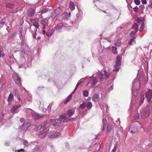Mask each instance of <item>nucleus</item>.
Returning a JSON list of instances; mask_svg holds the SVG:
<instances>
[{
	"mask_svg": "<svg viewBox=\"0 0 152 152\" xmlns=\"http://www.w3.org/2000/svg\"><path fill=\"white\" fill-rule=\"evenodd\" d=\"M50 126V124L46 122H45L43 124L39 123L34 125V129L35 131L38 133L39 137L42 138L46 136Z\"/></svg>",
	"mask_w": 152,
	"mask_h": 152,
	"instance_id": "f257e3e1",
	"label": "nucleus"
},
{
	"mask_svg": "<svg viewBox=\"0 0 152 152\" xmlns=\"http://www.w3.org/2000/svg\"><path fill=\"white\" fill-rule=\"evenodd\" d=\"M135 96L134 95V98L132 97L133 99L131 101L130 108L132 110L138 108L142 104L145 99L144 95L142 94H141L140 97L134 100V99H135Z\"/></svg>",
	"mask_w": 152,
	"mask_h": 152,
	"instance_id": "f03ea898",
	"label": "nucleus"
},
{
	"mask_svg": "<svg viewBox=\"0 0 152 152\" xmlns=\"http://www.w3.org/2000/svg\"><path fill=\"white\" fill-rule=\"evenodd\" d=\"M140 117L143 119L147 118L149 115L151 110L148 106L140 109Z\"/></svg>",
	"mask_w": 152,
	"mask_h": 152,
	"instance_id": "7ed1b4c3",
	"label": "nucleus"
},
{
	"mask_svg": "<svg viewBox=\"0 0 152 152\" xmlns=\"http://www.w3.org/2000/svg\"><path fill=\"white\" fill-rule=\"evenodd\" d=\"M104 74L99 72L97 74V77L101 81H103L107 78H109L111 75V73L109 70H104Z\"/></svg>",
	"mask_w": 152,
	"mask_h": 152,
	"instance_id": "20e7f679",
	"label": "nucleus"
},
{
	"mask_svg": "<svg viewBox=\"0 0 152 152\" xmlns=\"http://www.w3.org/2000/svg\"><path fill=\"white\" fill-rule=\"evenodd\" d=\"M140 126V123L138 122L133 123L130 126L129 131L132 133H135L137 132Z\"/></svg>",
	"mask_w": 152,
	"mask_h": 152,
	"instance_id": "39448f33",
	"label": "nucleus"
},
{
	"mask_svg": "<svg viewBox=\"0 0 152 152\" xmlns=\"http://www.w3.org/2000/svg\"><path fill=\"white\" fill-rule=\"evenodd\" d=\"M60 117L61 116H60ZM65 118V117L63 116L60 117L58 119H56L53 121L52 125L54 126H61L63 125V122L62 120Z\"/></svg>",
	"mask_w": 152,
	"mask_h": 152,
	"instance_id": "423d86ee",
	"label": "nucleus"
},
{
	"mask_svg": "<svg viewBox=\"0 0 152 152\" xmlns=\"http://www.w3.org/2000/svg\"><path fill=\"white\" fill-rule=\"evenodd\" d=\"M12 77L15 83L19 86H22L20 77L18 74L14 72L13 73Z\"/></svg>",
	"mask_w": 152,
	"mask_h": 152,
	"instance_id": "0eeeda50",
	"label": "nucleus"
},
{
	"mask_svg": "<svg viewBox=\"0 0 152 152\" xmlns=\"http://www.w3.org/2000/svg\"><path fill=\"white\" fill-rule=\"evenodd\" d=\"M145 98L148 102L151 103L152 102V91L151 89H148V92H146Z\"/></svg>",
	"mask_w": 152,
	"mask_h": 152,
	"instance_id": "6e6552de",
	"label": "nucleus"
},
{
	"mask_svg": "<svg viewBox=\"0 0 152 152\" xmlns=\"http://www.w3.org/2000/svg\"><path fill=\"white\" fill-rule=\"evenodd\" d=\"M140 82L138 80H134L133 82H132V92L133 94L134 91L135 90H138L140 88Z\"/></svg>",
	"mask_w": 152,
	"mask_h": 152,
	"instance_id": "1a4fd4ad",
	"label": "nucleus"
},
{
	"mask_svg": "<svg viewBox=\"0 0 152 152\" xmlns=\"http://www.w3.org/2000/svg\"><path fill=\"white\" fill-rule=\"evenodd\" d=\"M20 54L21 57L23 62H27L28 61V57L24 51L21 50L20 53Z\"/></svg>",
	"mask_w": 152,
	"mask_h": 152,
	"instance_id": "9d476101",
	"label": "nucleus"
},
{
	"mask_svg": "<svg viewBox=\"0 0 152 152\" xmlns=\"http://www.w3.org/2000/svg\"><path fill=\"white\" fill-rule=\"evenodd\" d=\"M61 12V7H58L55 9L54 12L51 14V17L53 18H54L58 16Z\"/></svg>",
	"mask_w": 152,
	"mask_h": 152,
	"instance_id": "9b49d317",
	"label": "nucleus"
},
{
	"mask_svg": "<svg viewBox=\"0 0 152 152\" xmlns=\"http://www.w3.org/2000/svg\"><path fill=\"white\" fill-rule=\"evenodd\" d=\"M78 14H77L76 15V18L74 22L72 21H69V25H66V23L64 24V26L65 27H70L72 26L73 25H75L79 21L78 19Z\"/></svg>",
	"mask_w": 152,
	"mask_h": 152,
	"instance_id": "f8f14e48",
	"label": "nucleus"
},
{
	"mask_svg": "<svg viewBox=\"0 0 152 152\" xmlns=\"http://www.w3.org/2000/svg\"><path fill=\"white\" fill-rule=\"evenodd\" d=\"M136 21L138 23L141 24L140 30V32L144 28V18L142 17L138 18H137Z\"/></svg>",
	"mask_w": 152,
	"mask_h": 152,
	"instance_id": "ddd939ff",
	"label": "nucleus"
},
{
	"mask_svg": "<svg viewBox=\"0 0 152 152\" xmlns=\"http://www.w3.org/2000/svg\"><path fill=\"white\" fill-rule=\"evenodd\" d=\"M21 105L20 104H17L13 106L11 109L10 112L12 113L15 114L17 113L19 111V110L18 108L20 107Z\"/></svg>",
	"mask_w": 152,
	"mask_h": 152,
	"instance_id": "4468645a",
	"label": "nucleus"
},
{
	"mask_svg": "<svg viewBox=\"0 0 152 152\" xmlns=\"http://www.w3.org/2000/svg\"><path fill=\"white\" fill-rule=\"evenodd\" d=\"M33 118L35 120H37L44 117V115L37 113L33 112L31 113Z\"/></svg>",
	"mask_w": 152,
	"mask_h": 152,
	"instance_id": "2eb2a0df",
	"label": "nucleus"
},
{
	"mask_svg": "<svg viewBox=\"0 0 152 152\" xmlns=\"http://www.w3.org/2000/svg\"><path fill=\"white\" fill-rule=\"evenodd\" d=\"M60 135V133L56 131H53L50 132L48 136L50 138H54L58 137Z\"/></svg>",
	"mask_w": 152,
	"mask_h": 152,
	"instance_id": "dca6fc26",
	"label": "nucleus"
},
{
	"mask_svg": "<svg viewBox=\"0 0 152 152\" xmlns=\"http://www.w3.org/2000/svg\"><path fill=\"white\" fill-rule=\"evenodd\" d=\"M71 15L70 12L69 13L65 12H64L61 16L62 18V22L65 20H68V18H69Z\"/></svg>",
	"mask_w": 152,
	"mask_h": 152,
	"instance_id": "f3484780",
	"label": "nucleus"
},
{
	"mask_svg": "<svg viewBox=\"0 0 152 152\" xmlns=\"http://www.w3.org/2000/svg\"><path fill=\"white\" fill-rule=\"evenodd\" d=\"M97 81L96 79V77H92L90 80L89 83L91 85L92 87H94L96 84Z\"/></svg>",
	"mask_w": 152,
	"mask_h": 152,
	"instance_id": "a211bd4d",
	"label": "nucleus"
},
{
	"mask_svg": "<svg viewBox=\"0 0 152 152\" xmlns=\"http://www.w3.org/2000/svg\"><path fill=\"white\" fill-rule=\"evenodd\" d=\"M31 125L30 121L28 120H25L23 125H21L22 127H24L27 128L29 127Z\"/></svg>",
	"mask_w": 152,
	"mask_h": 152,
	"instance_id": "6ab92c4d",
	"label": "nucleus"
},
{
	"mask_svg": "<svg viewBox=\"0 0 152 152\" xmlns=\"http://www.w3.org/2000/svg\"><path fill=\"white\" fill-rule=\"evenodd\" d=\"M92 99L94 102H98L100 98L99 95L95 94L92 97Z\"/></svg>",
	"mask_w": 152,
	"mask_h": 152,
	"instance_id": "aec40b11",
	"label": "nucleus"
},
{
	"mask_svg": "<svg viewBox=\"0 0 152 152\" xmlns=\"http://www.w3.org/2000/svg\"><path fill=\"white\" fill-rule=\"evenodd\" d=\"M107 119L106 118H103L102 120V131H104L105 129L106 126Z\"/></svg>",
	"mask_w": 152,
	"mask_h": 152,
	"instance_id": "412c9836",
	"label": "nucleus"
},
{
	"mask_svg": "<svg viewBox=\"0 0 152 152\" xmlns=\"http://www.w3.org/2000/svg\"><path fill=\"white\" fill-rule=\"evenodd\" d=\"M28 13L29 16L32 17L35 13L34 10L32 9H29L28 11Z\"/></svg>",
	"mask_w": 152,
	"mask_h": 152,
	"instance_id": "4be33fe9",
	"label": "nucleus"
},
{
	"mask_svg": "<svg viewBox=\"0 0 152 152\" xmlns=\"http://www.w3.org/2000/svg\"><path fill=\"white\" fill-rule=\"evenodd\" d=\"M135 37H134L133 38L130 39L128 42L129 44L130 45H133L135 44L136 42L135 40Z\"/></svg>",
	"mask_w": 152,
	"mask_h": 152,
	"instance_id": "5701e85b",
	"label": "nucleus"
},
{
	"mask_svg": "<svg viewBox=\"0 0 152 152\" xmlns=\"http://www.w3.org/2000/svg\"><path fill=\"white\" fill-rule=\"evenodd\" d=\"M63 26H64V24L59 23L55 27V29L56 30H59L62 28Z\"/></svg>",
	"mask_w": 152,
	"mask_h": 152,
	"instance_id": "b1692460",
	"label": "nucleus"
},
{
	"mask_svg": "<svg viewBox=\"0 0 152 152\" xmlns=\"http://www.w3.org/2000/svg\"><path fill=\"white\" fill-rule=\"evenodd\" d=\"M15 6V4L10 3H7L6 5V7L11 9H12L14 8Z\"/></svg>",
	"mask_w": 152,
	"mask_h": 152,
	"instance_id": "393cba45",
	"label": "nucleus"
},
{
	"mask_svg": "<svg viewBox=\"0 0 152 152\" xmlns=\"http://www.w3.org/2000/svg\"><path fill=\"white\" fill-rule=\"evenodd\" d=\"M42 148L40 146H37L34 149L33 152H41Z\"/></svg>",
	"mask_w": 152,
	"mask_h": 152,
	"instance_id": "a878e982",
	"label": "nucleus"
},
{
	"mask_svg": "<svg viewBox=\"0 0 152 152\" xmlns=\"http://www.w3.org/2000/svg\"><path fill=\"white\" fill-rule=\"evenodd\" d=\"M69 8L70 9L71 11L75 9V6L74 4V3L71 1L69 3Z\"/></svg>",
	"mask_w": 152,
	"mask_h": 152,
	"instance_id": "bb28decb",
	"label": "nucleus"
},
{
	"mask_svg": "<svg viewBox=\"0 0 152 152\" xmlns=\"http://www.w3.org/2000/svg\"><path fill=\"white\" fill-rule=\"evenodd\" d=\"M74 114V112H73L72 110L70 109L67 110V114L68 116L71 117Z\"/></svg>",
	"mask_w": 152,
	"mask_h": 152,
	"instance_id": "cd10ccee",
	"label": "nucleus"
},
{
	"mask_svg": "<svg viewBox=\"0 0 152 152\" xmlns=\"http://www.w3.org/2000/svg\"><path fill=\"white\" fill-rule=\"evenodd\" d=\"M13 98L14 96L12 94L10 93L9 96L7 100L9 102H11L13 99Z\"/></svg>",
	"mask_w": 152,
	"mask_h": 152,
	"instance_id": "c85d7f7f",
	"label": "nucleus"
},
{
	"mask_svg": "<svg viewBox=\"0 0 152 152\" xmlns=\"http://www.w3.org/2000/svg\"><path fill=\"white\" fill-rule=\"evenodd\" d=\"M86 107L87 108V109L89 110L91 108L92 106V104L91 102H87L86 104Z\"/></svg>",
	"mask_w": 152,
	"mask_h": 152,
	"instance_id": "c756f323",
	"label": "nucleus"
},
{
	"mask_svg": "<svg viewBox=\"0 0 152 152\" xmlns=\"http://www.w3.org/2000/svg\"><path fill=\"white\" fill-rule=\"evenodd\" d=\"M72 96V95L70 94L67 98L66 100L64 102V104H65L67 102H69L71 99Z\"/></svg>",
	"mask_w": 152,
	"mask_h": 152,
	"instance_id": "7c9ffc66",
	"label": "nucleus"
},
{
	"mask_svg": "<svg viewBox=\"0 0 152 152\" xmlns=\"http://www.w3.org/2000/svg\"><path fill=\"white\" fill-rule=\"evenodd\" d=\"M138 26L137 23H135L132 26V28L134 29V30H138Z\"/></svg>",
	"mask_w": 152,
	"mask_h": 152,
	"instance_id": "2f4dec72",
	"label": "nucleus"
},
{
	"mask_svg": "<svg viewBox=\"0 0 152 152\" xmlns=\"http://www.w3.org/2000/svg\"><path fill=\"white\" fill-rule=\"evenodd\" d=\"M83 94L85 97H87L88 96V92L86 90H85L83 92Z\"/></svg>",
	"mask_w": 152,
	"mask_h": 152,
	"instance_id": "473e14b6",
	"label": "nucleus"
},
{
	"mask_svg": "<svg viewBox=\"0 0 152 152\" xmlns=\"http://www.w3.org/2000/svg\"><path fill=\"white\" fill-rule=\"evenodd\" d=\"M44 88V87L43 86H39L37 88L36 90V92L38 93L39 91L42 90Z\"/></svg>",
	"mask_w": 152,
	"mask_h": 152,
	"instance_id": "72a5a7b5",
	"label": "nucleus"
},
{
	"mask_svg": "<svg viewBox=\"0 0 152 152\" xmlns=\"http://www.w3.org/2000/svg\"><path fill=\"white\" fill-rule=\"evenodd\" d=\"M49 11V9L47 8H45L41 10V13H45Z\"/></svg>",
	"mask_w": 152,
	"mask_h": 152,
	"instance_id": "f704fd0d",
	"label": "nucleus"
},
{
	"mask_svg": "<svg viewBox=\"0 0 152 152\" xmlns=\"http://www.w3.org/2000/svg\"><path fill=\"white\" fill-rule=\"evenodd\" d=\"M137 32V31L134 30L132 31L130 33V36L131 37H133L135 34Z\"/></svg>",
	"mask_w": 152,
	"mask_h": 152,
	"instance_id": "c9c22d12",
	"label": "nucleus"
},
{
	"mask_svg": "<svg viewBox=\"0 0 152 152\" xmlns=\"http://www.w3.org/2000/svg\"><path fill=\"white\" fill-rule=\"evenodd\" d=\"M117 48L115 46L112 47V51L114 54H116L117 53Z\"/></svg>",
	"mask_w": 152,
	"mask_h": 152,
	"instance_id": "e433bc0d",
	"label": "nucleus"
},
{
	"mask_svg": "<svg viewBox=\"0 0 152 152\" xmlns=\"http://www.w3.org/2000/svg\"><path fill=\"white\" fill-rule=\"evenodd\" d=\"M86 107V104L84 102H83L79 106V108L81 109L84 108Z\"/></svg>",
	"mask_w": 152,
	"mask_h": 152,
	"instance_id": "4c0bfd02",
	"label": "nucleus"
},
{
	"mask_svg": "<svg viewBox=\"0 0 152 152\" xmlns=\"http://www.w3.org/2000/svg\"><path fill=\"white\" fill-rule=\"evenodd\" d=\"M33 25L36 28H38L39 27V23L35 22H34L33 23Z\"/></svg>",
	"mask_w": 152,
	"mask_h": 152,
	"instance_id": "58836bf2",
	"label": "nucleus"
},
{
	"mask_svg": "<svg viewBox=\"0 0 152 152\" xmlns=\"http://www.w3.org/2000/svg\"><path fill=\"white\" fill-rule=\"evenodd\" d=\"M121 61H116V64L115 65V66H121Z\"/></svg>",
	"mask_w": 152,
	"mask_h": 152,
	"instance_id": "ea45409f",
	"label": "nucleus"
},
{
	"mask_svg": "<svg viewBox=\"0 0 152 152\" xmlns=\"http://www.w3.org/2000/svg\"><path fill=\"white\" fill-rule=\"evenodd\" d=\"M115 69L113 70L114 72H118L119 70L120 67L119 66H114Z\"/></svg>",
	"mask_w": 152,
	"mask_h": 152,
	"instance_id": "a19ab883",
	"label": "nucleus"
},
{
	"mask_svg": "<svg viewBox=\"0 0 152 152\" xmlns=\"http://www.w3.org/2000/svg\"><path fill=\"white\" fill-rule=\"evenodd\" d=\"M41 24L43 26H45L47 25V22L44 20H41Z\"/></svg>",
	"mask_w": 152,
	"mask_h": 152,
	"instance_id": "79ce46f5",
	"label": "nucleus"
},
{
	"mask_svg": "<svg viewBox=\"0 0 152 152\" xmlns=\"http://www.w3.org/2000/svg\"><path fill=\"white\" fill-rule=\"evenodd\" d=\"M139 114L138 113L136 114L134 116V118L135 119H138L139 118Z\"/></svg>",
	"mask_w": 152,
	"mask_h": 152,
	"instance_id": "37998d69",
	"label": "nucleus"
},
{
	"mask_svg": "<svg viewBox=\"0 0 152 152\" xmlns=\"http://www.w3.org/2000/svg\"><path fill=\"white\" fill-rule=\"evenodd\" d=\"M134 2L137 5H139L140 3V1L139 0H134Z\"/></svg>",
	"mask_w": 152,
	"mask_h": 152,
	"instance_id": "c03bdc74",
	"label": "nucleus"
},
{
	"mask_svg": "<svg viewBox=\"0 0 152 152\" xmlns=\"http://www.w3.org/2000/svg\"><path fill=\"white\" fill-rule=\"evenodd\" d=\"M133 10L135 12H137L139 10L137 6L133 8Z\"/></svg>",
	"mask_w": 152,
	"mask_h": 152,
	"instance_id": "a18cd8bd",
	"label": "nucleus"
},
{
	"mask_svg": "<svg viewBox=\"0 0 152 152\" xmlns=\"http://www.w3.org/2000/svg\"><path fill=\"white\" fill-rule=\"evenodd\" d=\"M111 130V126L109 125L107 127V131L108 132H110Z\"/></svg>",
	"mask_w": 152,
	"mask_h": 152,
	"instance_id": "49530a36",
	"label": "nucleus"
},
{
	"mask_svg": "<svg viewBox=\"0 0 152 152\" xmlns=\"http://www.w3.org/2000/svg\"><path fill=\"white\" fill-rule=\"evenodd\" d=\"M121 44V42H117L115 43V45L118 46H120Z\"/></svg>",
	"mask_w": 152,
	"mask_h": 152,
	"instance_id": "de8ad7c7",
	"label": "nucleus"
},
{
	"mask_svg": "<svg viewBox=\"0 0 152 152\" xmlns=\"http://www.w3.org/2000/svg\"><path fill=\"white\" fill-rule=\"evenodd\" d=\"M19 37L20 39H24V34H23V33L22 34H20Z\"/></svg>",
	"mask_w": 152,
	"mask_h": 152,
	"instance_id": "09e8293b",
	"label": "nucleus"
},
{
	"mask_svg": "<svg viewBox=\"0 0 152 152\" xmlns=\"http://www.w3.org/2000/svg\"><path fill=\"white\" fill-rule=\"evenodd\" d=\"M104 39L107 40L109 42H111V39L109 37H105Z\"/></svg>",
	"mask_w": 152,
	"mask_h": 152,
	"instance_id": "8fccbe9b",
	"label": "nucleus"
},
{
	"mask_svg": "<svg viewBox=\"0 0 152 152\" xmlns=\"http://www.w3.org/2000/svg\"><path fill=\"white\" fill-rule=\"evenodd\" d=\"M121 61V57L119 56H117L116 58V61Z\"/></svg>",
	"mask_w": 152,
	"mask_h": 152,
	"instance_id": "3c124183",
	"label": "nucleus"
},
{
	"mask_svg": "<svg viewBox=\"0 0 152 152\" xmlns=\"http://www.w3.org/2000/svg\"><path fill=\"white\" fill-rule=\"evenodd\" d=\"M13 36V35L12 34V35H10L8 38V39L9 40H10L12 38Z\"/></svg>",
	"mask_w": 152,
	"mask_h": 152,
	"instance_id": "603ef678",
	"label": "nucleus"
},
{
	"mask_svg": "<svg viewBox=\"0 0 152 152\" xmlns=\"http://www.w3.org/2000/svg\"><path fill=\"white\" fill-rule=\"evenodd\" d=\"M116 150V146H115L112 149L111 152H115Z\"/></svg>",
	"mask_w": 152,
	"mask_h": 152,
	"instance_id": "864d4df0",
	"label": "nucleus"
},
{
	"mask_svg": "<svg viewBox=\"0 0 152 152\" xmlns=\"http://www.w3.org/2000/svg\"><path fill=\"white\" fill-rule=\"evenodd\" d=\"M23 144L24 145H27L28 144V142L26 140H24L23 142Z\"/></svg>",
	"mask_w": 152,
	"mask_h": 152,
	"instance_id": "5fc2aeb1",
	"label": "nucleus"
},
{
	"mask_svg": "<svg viewBox=\"0 0 152 152\" xmlns=\"http://www.w3.org/2000/svg\"><path fill=\"white\" fill-rule=\"evenodd\" d=\"M141 2L142 4H146L147 3V1L146 0H142Z\"/></svg>",
	"mask_w": 152,
	"mask_h": 152,
	"instance_id": "6e6d98bb",
	"label": "nucleus"
},
{
	"mask_svg": "<svg viewBox=\"0 0 152 152\" xmlns=\"http://www.w3.org/2000/svg\"><path fill=\"white\" fill-rule=\"evenodd\" d=\"M20 121L21 122V123H23V122L25 121L24 119L23 118H20Z\"/></svg>",
	"mask_w": 152,
	"mask_h": 152,
	"instance_id": "4d7b16f0",
	"label": "nucleus"
},
{
	"mask_svg": "<svg viewBox=\"0 0 152 152\" xmlns=\"http://www.w3.org/2000/svg\"><path fill=\"white\" fill-rule=\"evenodd\" d=\"M21 43L22 45H24V39H21Z\"/></svg>",
	"mask_w": 152,
	"mask_h": 152,
	"instance_id": "13d9d810",
	"label": "nucleus"
},
{
	"mask_svg": "<svg viewBox=\"0 0 152 152\" xmlns=\"http://www.w3.org/2000/svg\"><path fill=\"white\" fill-rule=\"evenodd\" d=\"M45 34L47 36H48V37H50V36L52 35V34L51 33V34H49V33H46Z\"/></svg>",
	"mask_w": 152,
	"mask_h": 152,
	"instance_id": "bf43d9fd",
	"label": "nucleus"
},
{
	"mask_svg": "<svg viewBox=\"0 0 152 152\" xmlns=\"http://www.w3.org/2000/svg\"><path fill=\"white\" fill-rule=\"evenodd\" d=\"M88 77H84V78H81L80 80L82 81L83 82V80H85L87 78H88Z\"/></svg>",
	"mask_w": 152,
	"mask_h": 152,
	"instance_id": "052dcab7",
	"label": "nucleus"
},
{
	"mask_svg": "<svg viewBox=\"0 0 152 152\" xmlns=\"http://www.w3.org/2000/svg\"><path fill=\"white\" fill-rule=\"evenodd\" d=\"M37 35V34L36 32H35L34 33L33 35V37L34 38H36V36Z\"/></svg>",
	"mask_w": 152,
	"mask_h": 152,
	"instance_id": "680f3d73",
	"label": "nucleus"
},
{
	"mask_svg": "<svg viewBox=\"0 0 152 152\" xmlns=\"http://www.w3.org/2000/svg\"><path fill=\"white\" fill-rule=\"evenodd\" d=\"M22 28H19V32L20 34H22Z\"/></svg>",
	"mask_w": 152,
	"mask_h": 152,
	"instance_id": "e2e57ef3",
	"label": "nucleus"
},
{
	"mask_svg": "<svg viewBox=\"0 0 152 152\" xmlns=\"http://www.w3.org/2000/svg\"><path fill=\"white\" fill-rule=\"evenodd\" d=\"M18 99L19 101H20L21 100L20 97L19 95L18 96Z\"/></svg>",
	"mask_w": 152,
	"mask_h": 152,
	"instance_id": "0e129e2a",
	"label": "nucleus"
},
{
	"mask_svg": "<svg viewBox=\"0 0 152 152\" xmlns=\"http://www.w3.org/2000/svg\"><path fill=\"white\" fill-rule=\"evenodd\" d=\"M150 4L151 7L152 8V0L150 1Z\"/></svg>",
	"mask_w": 152,
	"mask_h": 152,
	"instance_id": "69168bd1",
	"label": "nucleus"
},
{
	"mask_svg": "<svg viewBox=\"0 0 152 152\" xmlns=\"http://www.w3.org/2000/svg\"><path fill=\"white\" fill-rule=\"evenodd\" d=\"M51 105H48V110H50L51 108Z\"/></svg>",
	"mask_w": 152,
	"mask_h": 152,
	"instance_id": "338daca9",
	"label": "nucleus"
},
{
	"mask_svg": "<svg viewBox=\"0 0 152 152\" xmlns=\"http://www.w3.org/2000/svg\"><path fill=\"white\" fill-rule=\"evenodd\" d=\"M10 145V143L7 142L5 143V145L7 146H9Z\"/></svg>",
	"mask_w": 152,
	"mask_h": 152,
	"instance_id": "774afa93",
	"label": "nucleus"
}]
</instances>
